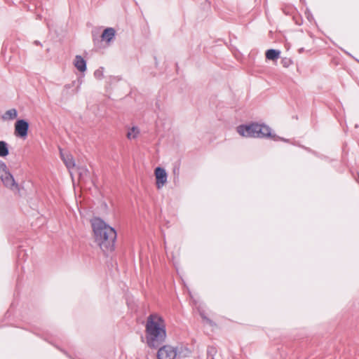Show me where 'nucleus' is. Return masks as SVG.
Masks as SVG:
<instances>
[{
  "instance_id": "nucleus-31",
  "label": "nucleus",
  "mask_w": 359,
  "mask_h": 359,
  "mask_svg": "<svg viewBox=\"0 0 359 359\" xmlns=\"http://www.w3.org/2000/svg\"><path fill=\"white\" fill-rule=\"evenodd\" d=\"M283 13L288 14L287 10L283 9Z\"/></svg>"
},
{
  "instance_id": "nucleus-26",
  "label": "nucleus",
  "mask_w": 359,
  "mask_h": 359,
  "mask_svg": "<svg viewBox=\"0 0 359 359\" xmlns=\"http://www.w3.org/2000/svg\"><path fill=\"white\" fill-rule=\"evenodd\" d=\"M307 18L309 21H311V19H313V16L311 14H309L307 16Z\"/></svg>"
},
{
  "instance_id": "nucleus-21",
  "label": "nucleus",
  "mask_w": 359,
  "mask_h": 359,
  "mask_svg": "<svg viewBox=\"0 0 359 359\" xmlns=\"http://www.w3.org/2000/svg\"><path fill=\"white\" fill-rule=\"evenodd\" d=\"M82 81H83V80H82V78L81 77V78H79V79H77V81H73L72 82V87L76 84V83H77V87H76V88L74 90V93H78L79 89V88H80V86H81V84L82 83Z\"/></svg>"
},
{
  "instance_id": "nucleus-3",
  "label": "nucleus",
  "mask_w": 359,
  "mask_h": 359,
  "mask_svg": "<svg viewBox=\"0 0 359 359\" xmlns=\"http://www.w3.org/2000/svg\"><path fill=\"white\" fill-rule=\"evenodd\" d=\"M238 134L245 137L267 139L271 137V128L265 123L251 122L237 127Z\"/></svg>"
},
{
  "instance_id": "nucleus-27",
  "label": "nucleus",
  "mask_w": 359,
  "mask_h": 359,
  "mask_svg": "<svg viewBox=\"0 0 359 359\" xmlns=\"http://www.w3.org/2000/svg\"><path fill=\"white\" fill-rule=\"evenodd\" d=\"M34 43L36 45H41L40 41H34Z\"/></svg>"
},
{
  "instance_id": "nucleus-4",
  "label": "nucleus",
  "mask_w": 359,
  "mask_h": 359,
  "mask_svg": "<svg viewBox=\"0 0 359 359\" xmlns=\"http://www.w3.org/2000/svg\"><path fill=\"white\" fill-rule=\"evenodd\" d=\"M116 30L113 27L105 28L99 36L98 32L92 31V39L96 48H106L111 46L116 39Z\"/></svg>"
},
{
  "instance_id": "nucleus-23",
  "label": "nucleus",
  "mask_w": 359,
  "mask_h": 359,
  "mask_svg": "<svg viewBox=\"0 0 359 359\" xmlns=\"http://www.w3.org/2000/svg\"><path fill=\"white\" fill-rule=\"evenodd\" d=\"M180 163H175L173 167V173L175 175H178L180 172Z\"/></svg>"
},
{
  "instance_id": "nucleus-24",
  "label": "nucleus",
  "mask_w": 359,
  "mask_h": 359,
  "mask_svg": "<svg viewBox=\"0 0 359 359\" xmlns=\"http://www.w3.org/2000/svg\"><path fill=\"white\" fill-rule=\"evenodd\" d=\"M6 48H7V45H6V43L4 42V43H3V46H2V49H1V53H2V54H4V52H5V50H6Z\"/></svg>"
},
{
  "instance_id": "nucleus-5",
  "label": "nucleus",
  "mask_w": 359,
  "mask_h": 359,
  "mask_svg": "<svg viewBox=\"0 0 359 359\" xmlns=\"http://www.w3.org/2000/svg\"><path fill=\"white\" fill-rule=\"evenodd\" d=\"M29 123L27 119H18L14 125V135L22 140H26L28 136Z\"/></svg>"
},
{
  "instance_id": "nucleus-9",
  "label": "nucleus",
  "mask_w": 359,
  "mask_h": 359,
  "mask_svg": "<svg viewBox=\"0 0 359 359\" xmlns=\"http://www.w3.org/2000/svg\"><path fill=\"white\" fill-rule=\"evenodd\" d=\"M42 4L39 1H33L30 2V4H24L23 7L25 8H27V11H34L36 13V18L41 20L42 16L41 13L39 12L40 9L41 8Z\"/></svg>"
},
{
  "instance_id": "nucleus-18",
  "label": "nucleus",
  "mask_w": 359,
  "mask_h": 359,
  "mask_svg": "<svg viewBox=\"0 0 359 359\" xmlns=\"http://www.w3.org/2000/svg\"><path fill=\"white\" fill-rule=\"evenodd\" d=\"M267 139H271L274 141H283L285 142H290L289 139H285L284 137H279L277 135H276L275 133H273L272 132H271V137H267Z\"/></svg>"
},
{
  "instance_id": "nucleus-7",
  "label": "nucleus",
  "mask_w": 359,
  "mask_h": 359,
  "mask_svg": "<svg viewBox=\"0 0 359 359\" xmlns=\"http://www.w3.org/2000/svg\"><path fill=\"white\" fill-rule=\"evenodd\" d=\"M154 175L156 178V188L158 189H160L167 183V172L164 168L157 166L154 170Z\"/></svg>"
},
{
  "instance_id": "nucleus-22",
  "label": "nucleus",
  "mask_w": 359,
  "mask_h": 359,
  "mask_svg": "<svg viewBox=\"0 0 359 359\" xmlns=\"http://www.w3.org/2000/svg\"><path fill=\"white\" fill-rule=\"evenodd\" d=\"M7 166L4 162L0 160V176L7 170Z\"/></svg>"
},
{
  "instance_id": "nucleus-12",
  "label": "nucleus",
  "mask_w": 359,
  "mask_h": 359,
  "mask_svg": "<svg viewBox=\"0 0 359 359\" xmlns=\"http://www.w3.org/2000/svg\"><path fill=\"white\" fill-rule=\"evenodd\" d=\"M280 50L278 49L270 48L265 53L266 59L268 60L275 61L280 57Z\"/></svg>"
},
{
  "instance_id": "nucleus-16",
  "label": "nucleus",
  "mask_w": 359,
  "mask_h": 359,
  "mask_svg": "<svg viewBox=\"0 0 359 359\" xmlns=\"http://www.w3.org/2000/svg\"><path fill=\"white\" fill-rule=\"evenodd\" d=\"M139 129L137 126H133L132 128L127 133V137L128 139L136 138L137 134L139 133Z\"/></svg>"
},
{
  "instance_id": "nucleus-13",
  "label": "nucleus",
  "mask_w": 359,
  "mask_h": 359,
  "mask_svg": "<svg viewBox=\"0 0 359 359\" xmlns=\"http://www.w3.org/2000/svg\"><path fill=\"white\" fill-rule=\"evenodd\" d=\"M18 113L16 109L13 108L7 110L4 114L1 115V118L4 121L14 120L18 117Z\"/></svg>"
},
{
  "instance_id": "nucleus-8",
  "label": "nucleus",
  "mask_w": 359,
  "mask_h": 359,
  "mask_svg": "<svg viewBox=\"0 0 359 359\" xmlns=\"http://www.w3.org/2000/svg\"><path fill=\"white\" fill-rule=\"evenodd\" d=\"M0 178L4 185L12 190H19L18 184L16 183L13 175L7 169L1 176Z\"/></svg>"
},
{
  "instance_id": "nucleus-28",
  "label": "nucleus",
  "mask_w": 359,
  "mask_h": 359,
  "mask_svg": "<svg viewBox=\"0 0 359 359\" xmlns=\"http://www.w3.org/2000/svg\"><path fill=\"white\" fill-rule=\"evenodd\" d=\"M22 252V250H19L18 251V257L21 256V252Z\"/></svg>"
},
{
  "instance_id": "nucleus-1",
  "label": "nucleus",
  "mask_w": 359,
  "mask_h": 359,
  "mask_svg": "<svg viewBox=\"0 0 359 359\" xmlns=\"http://www.w3.org/2000/svg\"><path fill=\"white\" fill-rule=\"evenodd\" d=\"M95 243L100 247L106 256L115 250L117 239L116 230L100 217L90 219Z\"/></svg>"
},
{
  "instance_id": "nucleus-14",
  "label": "nucleus",
  "mask_w": 359,
  "mask_h": 359,
  "mask_svg": "<svg viewBox=\"0 0 359 359\" xmlns=\"http://www.w3.org/2000/svg\"><path fill=\"white\" fill-rule=\"evenodd\" d=\"M62 159L63 160L66 167L68 169H71L74 167H75V161L74 160V158L72 155H67L66 156H64V154L60 152Z\"/></svg>"
},
{
  "instance_id": "nucleus-20",
  "label": "nucleus",
  "mask_w": 359,
  "mask_h": 359,
  "mask_svg": "<svg viewBox=\"0 0 359 359\" xmlns=\"http://www.w3.org/2000/svg\"><path fill=\"white\" fill-rule=\"evenodd\" d=\"M103 67H100L98 69H96L94 72V76L95 78L98 79H101L103 78Z\"/></svg>"
},
{
  "instance_id": "nucleus-19",
  "label": "nucleus",
  "mask_w": 359,
  "mask_h": 359,
  "mask_svg": "<svg viewBox=\"0 0 359 359\" xmlns=\"http://www.w3.org/2000/svg\"><path fill=\"white\" fill-rule=\"evenodd\" d=\"M281 64L284 67H288L292 64V60L290 58L283 57L281 60Z\"/></svg>"
},
{
  "instance_id": "nucleus-2",
  "label": "nucleus",
  "mask_w": 359,
  "mask_h": 359,
  "mask_svg": "<svg viewBox=\"0 0 359 359\" xmlns=\"http://www.w3.org/2000/svg\"><path fill=\"white\" fill-rule=\"evenodd\" d=\"M166 326L163 318L157 313H151L147 318L145 325V339L147 346L157 349L165 341Z\"/></svg>"
},
{
  "instance_id": "nucleus-32",
  "label": "nucleus",
  "mask_w": 359,
  "mask_h": 359,
  "mask_svg": "<svg viewBox=\"0 0 359 359\" xmlns=\"http://www.w3.org/2000/svg\"><path fill=\"white\" fill-rule=\"evenodd\" d=\"M83 171H84L85 172H88V169H86V168H83Z\"/></svg>"
},
{
  "instance_id": "nucleus-15",
  "label": "nucleus",
  "mask_w": 359,
  "mask_h": 359,
  "mask_svg": "<svg viewBox=\"0 0 359 359\" xmlns=\"http://www.w3.org/2000/svg\"><path fill=\"white\" fill-rule=\"evenodd\" d=\"M9 154L8 144L3 140L0 141V157H6Z\"/></svg>"
},
{
  "instance_id": "nucleus-29",
  "label": "nucleus",
  "mask_w": 359,
  "mask_h": 359,
  "mask_svg": "<svg viewBox=\"0 0 359 359\" xmlns=\"http://www.w3.org/2000/svg\"><path fill=\"white\" fill-rule=\"evenodd\" d=\"M304 51V48H301L299 49V53H302Z\"/></svg>"
},
{
  "instance_id": "nucleus-30",
  "label": "nucleus",
  "mask_w": 359,
  "mask_h": 359,
  "mask_svg": "<svg viewBox=\"0 0 359 359\" xmlns=\"http://www.w3.org/2000/svg\"><path fill=\"white\" fill-rule=\"evenodd\" d=\"M283 13L288 14L287 10L283 9Z\"/></svg>"
},
{
  "instance_id": "nucleus-25",
  "label": "nucleus",
  "mask_w": 359,
  "mask_h": 359,
  "mask_svg": "<svg viewBox=\"0 0 359 359\" xmlns=\"http://www.w3.org/2000/svg\"><path fill=\"white\" fill-rule=\"evenodd\" d=\"M72 87V83L66 84V85L65 86V88H67V89L71 88Z\"/></svg>"
},
{
  "instance_id": "nucleus-11",
  "label": "nucleus",
  "mask_w": 359,
  "mask_h": 359,
  "mask_svg": "<svg viewBox=\"0 0 359 359\" xmlns=\"http://www.w3.org/2000/svg\"><path fill=\"white\" fill-rule=\"evenodd\" d=\"M175 348V351H176L177 358L179 359L185 358L190 355L191 353V351L187 346H184L182 345L177 346Z\"/></svg>"
},
{
  "instance_id": "nucleus-10",
  "label": "nucleus",
  "mask_w": 359,
  "mask_h": 359,
  "mask_svg": "<svg viewBox=\"0 0 359 359\" xmlns=\"http://www.w3.org/2000/svg\"><path fill=\"white\" fill-rule=\"evenodd\" d=\"M74 65L75 67L81 73L85 72L87 69L86 60L81 55H76Z\"/></svg>"
},
{
  "instance_id": "nucleus-17",
  "label": "nucleus",
  "mask_w": 359,
  "mask_h": 359,
  "mask_svg": "<svg viewBox=\"0 0 359 359\" xmlns=\"http://www.w3.org/2000/svg\"><path fill=\"white\" fill-rule=\"evenodd\" d=\"M217 349L214 346H208L207 348V359H215Z\"/></svg>"
},
{
  "instance_id": "nucleus-6",
  "label": "nucleus",
  "mask_w": 359,
  "mask_h": 359,
  "mask_svg": "<svg viewBox=\"0 0 359 359\" xmlns=\"http://www.w3.org/2000/svg\"><path fill=\"white\" fill-rule=\"evenodd\" d=\"M157 358L158 359H175L177 358L176 351L175 348L170 345L161 346L158 348Z\"/></svg>"
}]
</instances>
